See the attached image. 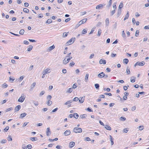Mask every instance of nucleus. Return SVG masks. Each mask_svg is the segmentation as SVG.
Here are the masks:
<instances>
[{"label": "nucleus", "mask_w": 149, "mask_h": 149, "mask_svg": "<svg viewBox=\"0 0 149 149\" xmlns=\"http://www.w3.org/2000/svg\"><path fill=\"white\" fill-rule=\"evenodd\" d=\"M75 145V143L74 142H70L69 145V147L70 148H72Z\"/></svg>", "instance_id": "obj_11"}, {"label": "nucleus", "mask_w": 149, "mask_h": 149, "mask_svg": "<svg viewBox=\"0 0 149 149\" xmlns=\"http://www.w3.org/2000/svg\"><path fill=\"white\" fill-rule=\"evenodd\" d=\"M116 3H114L113 4V7L114 9V10H115L116 9Z\"/></svg>", "instance_id": "obj_56"}, {"label": "nucleus", "mask_w": 149, "mask_h": 149, "mask_svg": "<svg viewBox=\"0 0 149 149\" xmlns=\"http://www.w3.org/2000/svg\"><path fill=\"white\" fill-rule=\"evenodd\" d=\"M112 0H110L109 1V3H108L109 5L108 6L109 7L111 6V4H112Z\"/></svg>", "instance_id": "obj_44"}, {"label": "nucleus", "mask_w": 149, "mask_h": 149, "mask_svg": "<svg viewBox=\"0 0 149 149\" xmlns=\"http://www.w3.org/2000/svg\"><path fill=\"white\" fill-rule=\"evenodd\" d=\"M121 13V10L118 9V11L117 12V17H118L120 15Z\"/></svg>", "instance_id": "obj_28"}, {"label": "nucleus", "mask_w": 149, "mask_h": 149, "mask_svg": "<svg viewBox=\"0 0 149 149\" xmlns=\"http://www.w3.org/2000/svg\"><path fill=\"white\" fill-rule=\"evenodd\" d=\"M75 40V37H73L68 40V41L66 43V45H70L73 43Z\"/></svg>", "instance_id": "obj_1"}, {"label": "nucleus", "mask_w": 149, "mask_h": 149, "mask_svg": "<svg viewBox=\"0 0 149 149\" xmlns=\"http://www.w3.org/2000/svg\"><path fill=\"white\" fill-rule=\"evenodd\" d=\"M45 93V92L44 91H42L39 94V96H42V95H43L44 93Z\"/></svg>", "instance_id": "obj_50"}, {"label": "nucleus", "mask_w": 149, "mask_h": 149, "mask_svg": "<svg viewBox=\"0 0 149 149\" xmlns=\"http://www.w3.org/2000/svg\"><path fill=\"white\" fill-rule=\"evenodd\" d=\"M126 118L125 117H121L120 118V120L122 121H124L125 120H126Z\"/></svg>", "instance_id": "obj_62"}, {"label": "nucleus", "mask_w": 149, "mask_h": 149, "mask_svg": "<svg viewBox=\"0 0 149 149\" xmlns=\"http://www.w3.org/2000/svg\"><path fill=\"white\" fill-rule=\"evenodd\" d=\"M123 3H120V4L119 6L118 9L121 10V8L123 7Z\"/></svg>", "instance_id": "obj_35"}, {"label": "nucleus", "mask_w": 149, "mask_h": 149, "mask_svg": "<svg viewBox=\"0 0 149 149\" xmlns=\"http://www.w3.org/2000/svg\"><path fill=\"white\" fill-rule=\"evenodd\" d=\"M70 61L68 57L66 56L63 61V63L64 64H66L69 62Z\"/></svg>", "instance_id": "obj_5"}, {"label": "nucleus", "mask_w": 149, "mask_h": 149, "mask_svg": "<svg viewBox=\"0 0 149 149\" xmlns=\"http://www.w3.org/2000/svg\"><path fill=\"white\" fill-rule=\"evenodd\" d=\"M51 71L50 69L47 68L44 70L43 72L46 74L49 73Z\"/></svg>", "instance_id": "obj_10"}, {"label": "nucleus", "mask_w": 149, "mask_h": 149, "mask_svg": "<svg viewBox=\"0 0 149 149\" xmlns=\"http://www.w3.org/2000/svg\"><path fill=\"white\" fill-rule=\"evenodd\" d=\"M136 107L135 106H134L132 107L131 110L132 111H134L136 109Z\"/></svg>", "instance_id": "obj_57"}, {"label": "nucleus", "mask_w": 149, "mask_h": 149, "mask_svg": "<svg viewBox=\"0 0 149 149\" xmlns=\"http://www.w3.org/2000/svg\"><path fill=\"white\" fill-rule=\"evenodd\" d=\"M73 88H69L68 90L67 91V92L69 93H71L72 91Z\"/></svg>", "instance_id": "obj_46"}, {"label": "nucleus", "mask_w": 149, "mask_h": 149, "mask_svg": "<svg viewBox=\"0 0 149 149\" xmlns=\"http://www.w3.org/2000/svg\"><path fill=\"white\" fill-rule=\"evenodd\" d=\"M26 113H22L20 115V116L19 117V118H22L24 117L25 116H26Z\"/></svg>", "instance_id": "obj_17"}, {"label": "nucleus", "mask_w": 149, "mask_h": 149, "mask_svg": "<svg viewBox=\"0 0 149 149\" xmlns=\"http://www.w3.org/2000/svg\"><path fill=\"white\" fill-rule=\"evenodd\" d=\"M51 98H52V96L51 95H48L47 96V100H50Z\"/></svg>", "instance_id": "obj_41"}, {"label": "nucleus", "mask_w": 149, "mask_h": 149, "mask_svg": "<svg viewBox=\"0 0 149 149\" xmlns=\"http://www.w3.org/2000/svg\"><path fill=\"white\" fill-rule=\"evenodd\" d=\"M26 96L24 94L22 95L18 99V102H22L24 100Z\"/></svg>", "instance_id": "obj_2"}, {"label": "nucleus", "mask_w": 149, "mask_h": 149, "mask_svg": "<svg viewBox=\"0 0 149 149\" xmlns=\"http://www.w3.org/2000/svg\"><path fill=\"white\" fill-rule=\"evenodd\" d=\"M75 64L72 61V63H71L70 64V65L71 66H73Z\"/></svg>", "instance_id": "obj_64"}, {"label": "nucleus", "mask_w": 149, "mask_h": 149, "mask_svg": "<svg viewBox=\"0 0 149 149\" xmlns=\"http://www.w3.org/2000/svg\"><path fill=\"white\" fill-rule=\"evenodd\" d=\"M74 131L76 133H80L82 132V129L80 128L75 127L74 129Z\"/></svg>", "instance_id": "obj_3"}, {"label": "nucleus", "mask_w": 149, "mask_h": 149, "mask_svg": "<svg viewBox=\"0 0 149 149\" xmlns=\"http://www.w3.org/2000/svg\"><path fill=\"white\" fill-rule=\"evenodd\" d=\"M87 18H84L81 20L79 22V25H80L81 24H83L85 23L87 20Z\"/></svg>", "instance_id": "obj_6"}, {"label": "nucleus", "mask_w": 149, "mask_h": 149, "mask_svg": "<svg viewBox=\"0 0 149 149\" xmlns=\"http://www.w3.org/2000/svg\"><path fill=\"white\" fill-rule=\"evenodd\" d=\"M145 62L144 61H142L141 62H139L138 61L134 65V66L135 67L136 65H139L140 66H143L145 64Z\"/></svg>", "instance_id": "obj_4"}, {"label": "nucleus", "mask_w": 149, "mask_h": 149, "mask_svg": "<svg viewBox=\"0 0 149 149\" xmlns=\"http://www.w3.org/2000/svg\"><path fill=\"white\" fill-rule=\"evenodd\" d=\"M95 86L96 88L98 89L99 88V85L98 84H95Z\"/></svg>", "instance_id": "obj_48"}, {"label": "nucleus", "mask_w": 149, "mask_h": 149, "mask_svg": "<svg viewBox=\"0 0 149 149\" xmlns=\"http://www.w3.org/2000/svg\"><path fill=\"white\" fill-rule=\"evenodd\" d=\"M8 86V85L6 83H4L2 85V87L3 88H6Z\"/></svg>", "instance_id": "obj_30"}, {"label": "nucleus", "mask_w": 149, "mask_h": 149, "mask_svg": "<svg viewBox=\"0 0 149 149\" xmlns=\"http://www.w3.org/2000/svg\"><path fill=\"white\" fill-rule=\"evenodd\" d=\"M46 103L48 106H50L52 104V102L50 100H47V101L46 102Z\"/></svg>", "instance_id": "obj_20"}, {"label": "nucleus", "mask_w": 149, "mask_h": 149, "mask_svg": "<svg viewBox=\"0 0 149 149\" xmlns=\"http://www.w3.org/2000/svg\"><path fill=\"white\" fill-rule=\"evenodd\" d=\"M73 116L76 119H77L79 117V115L77 113H74Z\"/></svg>", "instance_id": "obj_31"}, {"label": "nucleus", "mask_w": 149, "mask_h": 149, "mask_svg": "<svg viewBox=\"0 0 149 149\" xmlns=\"http://www.w3.org/2000/svg\"><path fill=\"white\" fill-rule=\"evenodd\" d=\"M105 23L106 26H108L109 23V18H107L106 19Z\"/></svg>", "instance_id": "obj_23"}, {"label": "nucleus", "mask_w": 149, "mask_h": 149, "mask_svg": "<svg viewBox=\"0 0 149 149\" xmlns=\"http://www.w3.org/2000/svg\"><path fill=\"white\" fill-rule=\"evenodd\" d=\"M129 11H127V13L125 16V18L124 19V20H125L126 19H127L129 17Z\"/></svg>", "instance_id": "obj_22"}, {"label": "nucleus", "mask_w": 149, "mask_h": 149, "mask_svg": "<svg viewBox=\"0 0 149 149\" xmlns=\"http://www.w3.org/2000/svg\"><path fill=\"white\" fill-rule=\"evenodd\" d=\"M79 100V98L78 97H75L73 99V100L74 101H77Z\"/></svg>", "instance_id": "obj_51"}, {"label": "nucleus", "mask_w": 149, "mask_h": 149, "mask_svg": "<svg viewBox=\"0 0 149 149\" xmlns=\"http://www.w3.org/2000/svg\"><path fill=\"white\" fill-rule=\"evenodd\" d=\"M71 131L70 130H66L64 133V134L65 136H67L70 134Z\"/></svg>", "instance_id": "obj_8"}, {"label": "nucleus", "mask_w": 149, "mask_h": 149, "mask_svg": "<svg viewBox=\"0 0 149 149\" xmlns=\"http://www.w3.org/2000/svg\"><path fill=\"white\" fill-rule=\"evenodd\" d=\"M116 54H114L113 53H112L111 55V56L112 58H113V57H116Z\"/></svg>", "instance_id": "obj_58"}, {"label": "nucleus", "mask_w": 149, "mask_h": 149, "mask_svg": "<svg viewBox=\"0 0 149 149\" xmlns=\"http://www.w3.org/2000/svg\"><path fill=\"white\" fill-rule=\"evenodd\" d=\"M54 48H55V46L54 45H53L52 46L48 48V49L49 51H51L52 50V49H54Z\"/></svg>", "instance_id": "obj_26"}, {"label": "nucleus", "mask_w": 149, "mask_h": 149, "mask_svg": "<svg viewBox=\"0 0 149 149\" xmlns=\"http://www.w3.org/2000/svg\"><path fill=\"white\" fill-rule=\"evenodd\" d=\"M136 78L135 77H131L130 78V81L132 83H134L135 81V79Z\"/></svg>", "instance_id": "obj_21"}, {"label": "nucleus", "mask_w": 149, "mask_h": 149, "mask_svg": "<svg viewBox=\"0 0 149 149\" xmlns=\"http://www.w3.org/2000/svg\"><path fill=\"white\" fill-rule=\"evenodd\" d=\"M69 33V32H64L63 33V38H65L67 37L68 35V33Z\"/></svg>", "instance_id": "obj_24"}, {"label": "nucleus", "mask_w": 149, "mask_h": 149, "mask_svg": "<svg viewBox=\"0 0 149 149\" xmlns=\"http://www.w3.org/2000/svg\"><path fill=\"white\" fill-rule=\"evenodd\" d=\"M46 132V134L47 136H49L51 134V132L49 127L47 128V131Z\"/></svg>", "instance_id": "obj_14"}, {"label": "nucleus", "mask_w": 149, "mask_h": 149, "mask_svg": "<svg viewBox=\"0 0 149 149\" xmlns=\"http://www.w3.org/2000/svg\"><path fill=\"white\" fill-rule=\"evenodd\" d=\"M87 29H84L82 31V34H85L87 33Z\"/></svg>", "instance_id": "obj_34"}, {"label": "nucleus", "mask_w": 149, "mask_h": 149, "mask_svg": "<svg viewBox=\"0 0 149 149\" xmlns=\"http://www.w3.org/2000/svg\"><path fill=\"white\" fill-rule=\"evenodd\" d=\"M13 109L12 107H10L9 108H8L6 109V112H7L8 111H11Z\"/></svg>", "instance_id": "obj_42"}, {"label": "nucleus", "mask_w": 149, "mask_h": 149, "mask_svg": "<svg viewBox=\"0 0 149 149\" xmlns=\"http://www.w3.org/2000/svg\"><path fill=\"white\" fill-rule=\"evenodd\" d=\"M139 31L138 30H136L135 32V36L137 37L139 35Z\"/></svg>", "instance_id": "obj_47"}, {"label": "nucleus", "mask_w": 149, "mask_h": 149, "mask_svg": "<svg viewBox=\"0 0 149 149\" xmlns=\"http://www.w3.org/2000/svg\"><path fill=\"white\" fill-rule=\"evenodd\" d=\"M88 76H89L88 74V73L86 74V76H85V81L86 82H87V80L88 79Z\"/></svg>", "instance_id": "obj_25"}, {"label": "nucleus", "mask_w": 149, "mask_h": 149, "mask_svg": "<svg viewBox=\"0 0 149 149\" xmlns=\"http://www.w3.org/2000/svg\"><path fill=\"white\" fill-rule=\"evenodd\" d=\"M104 5L102 4H100L97 6L96 7V8L97 9L100 10L101 8L103 7Z\"/></svg>", "instance_id": "obj_12"}, {"label": "nucleus", "mask_w": 149, "mask_h": 149, "mask_svg": "<svg viewBox=\"0 0 149 149\" xmlns=\"http://www.w3.org/2000/svg\"><path fill=\"white\" fill-rule=\"evenodd\" d=\"M123 61L124 63H125L126 64H127L129 62V60L127 58H125L123 59Z\"/></svg>", "instance_id": "obj_32"}, {"label": "nucleus", "mask_w": 149, "mask_h": 149, "mask_svg": "<svg viewBox=\"0 0 149 149\" xmlns=\"http://www.w3.org/2000/svg\"><path fill=\"white\" fill-rule=\"evenodd\" d=\"M122 36L123 37H125V34L124 32V31H123L122 32Z\"/></svg>", "instance_id": "obj_61"}, {"label": "nucleus", "mask_w": 149, "mask_h": 149, "mask_svg": "<svg viewBox=\"0 0 149 149\" xmlns=\"http://www.w3.org/2000/svg\"><path fill=\"white\" fill-rule=\"evenodd\" d=\"M7 139H8V141H12V139L11 137L9 135L8 136V137Z\"/></svg>", "instance_id": "obj_45"}, {"label": "nucleus", "mask_w": 149, "mask_h": 149, "mask_svg": "<svg viewBox=\"0 0 149 149\" xmlns=\"http://www.w3.org/2000/svg\"><path fill=\"white\" fill-rule=\"evenodd\" d=\"M52 22V20L50 19H48L46 22V23L50 24Z\"/></svg>", "instance_id": "obj_36"}, {"label": "nucleus", "mask_w": 149, "mask_h": 149, "mask_svg": "<svg viewBox=\"0 0 149 149\" xmlns=\"http://www.w3.org/2000/svg\"><path fill=\"white\" fill-rule=\"evenodd\" d=\"M30 139L32 141H37L38 139L36 137H31L30 138Z\"/></svg>", "instance_id": "obj_29"}, {"label": "nucleus", "mask_w": 149, "mask_h": 149, "mask_svg": "<svg viewBox=\"0 0 149 149\" xmlns=\"http://www.w3.org/2000/svg\"><path fill=\"white\" fill-rule=\"evenodd\" d=\"M106 60L103 59H101L99 61V63L100 64H106Z\"/></svg>", "instance_id": "obj_9"}, {"label": "nucleus", "mask_w": 149, "mask_h": 149, "mask_svg": "<svg viewBox=\"0 0 149 149\" xmlns=\"http://www.w3.org/2000/svg\"><path fill=\"white\" fill-rule=\"evenodd\" d=\"M23 11L24 12L28 13L29 12V10L26 8H24L23 9Z\"/></svg>", "instance_id": "obj_39"}, {"label": "nucleus", "mask_w": 149, "mask_h": 149, "mask_svg": "<svg viewBox=\"0 0 149 149\" xmlns=\"http://www.w3.org/2000/svg\"><path fill=\"white\" fill-rule=\"evenodd\" d=\"M27 147L29 149H31L32 148V146L31 145L29 144L27 146Z\"/></svg>", "instance_id": "obj_63"}, {"label": "nucleus", "mask_w": 149, "mask_h": 149, "mask_svg": "<svg viewBox=\"0 0 149 149\" xmlns=\"http://www.w3.org/2000/svg\"><path fill=\"white\" fill-rule=\"evenodd\" d=\"M33 47L32 45H29V46L28 47L27 51H31Z\"/></svg>", "instance_id": "obj_19"}, {"label": "nucleus", "mask_w": 149, "mask_h": 149, "mask_svg": "<svg viewBox=\"0 0 149 149\" xmlns=\"http://www.w3.org/2000/svg\"><path fill=\"white\" fill-rule=\"evenodd\" d=\"M86 116V114H83L80 116V117H81L82 118H85Z\"/></svg>", "instance_id": "obj_53"}, {"label": "nucleus", "mask_w": 149, "mask_h": 149, "mask_svg": "<svg viewBox=\"0 0 149 149\" xmlns=\"http://www.w3.org/2000/svg\"><path fill=\"white\" fill-rule=\"evenodd\" d=\"M144 128V127H143V126H139V130H143Z\"/></svg>", "instance_id": "obj_60"}, {"label": "nucleus", "mask_w": 149, "mask_h": 149, "mask_svg": "<svg viewBox=\"0 0 149 149\" xmlns=\"http://www.w3.org/2000/svg\"><path fill=\"white\" fill-rule=\"evenodd\" d=\"M126 71L127 74H129L130 73V69L128 67H127Z\"/></svg>", "instance_id": "obj_27"}, {"label": "nucleus", "mask_w": 149, "mask_h": 149, "mask_svg": "<svg viewBox=\"0 0 149 149\" xmlns=\"http://www.w3.org/2000/svg\"><path fill=\"white\" fill-rule=\"evenodd\" d=\"M6 141H7L6 139H3L1 141L0 143L1 144H3L6 143Z\"/></svg>", "instance_id": "obj_40"}, {"label": "nucleus", "mask_w": 149, "mask_h": 149, "mask_svg": "<svg viewBox=\"0 0 149 149\" xmlns=\"http://www.w3.org/2000/svg\"><path fill=\"white\" fill-rule=\"evenodd\" d=\"M21 108V106L20 105H19L16 106L15 109V112L18 111Z\"/></svg>", "instance_id": "obj_13"}, {"label": "nucleus", "mask_w": 149, "mask_h": 149, "mask_svg": "<svg viewBox=\"0 0 149 149\" xmlns=\"http://www.w3.org/2000/svg\"><path fill=\"white\" fill-rule=\"evenodd\" d=\"M105 74L103 72H102L99 74L97 75V77L99 78H102L104 77Z\"/></svg>", "instance_id": "obj_7"}, {"label": "nucleus", "mask_w": 149, "mask_h": 149, "mask_svg": "<svg viewBox=\"0 0 149 149\" xmlns=\"http://www.w3.org/2000/svg\"><path fill=\"white\" fill-rule=\"evenodd\" d=\"M23 43L26 45H28L29 44V42L26 40H24L23 41Z\"/></svg>", "instance_id": "obj_52"}, {"label": "nucleus", "mask_w": 149, "mask_h": 149, "mask_svg": "<svg viewBox=\"0 0 149 149\" xmlns=\"http://www.w3.org/2000/svg\"><path fill=\"white\" fill-rule=\"evenodd\" d=\"M129 131V129L127 128L124 129L123 130V131L125 133H127Z\"/></svg>", "instance_id": "obj_43"}, {"label": "nucleus", "mask_w": 149, "mask_h": 149, "mask_svg": "<svg viewBox=\"0 0 149 149\" xmlns=\"http://www.w3.org/2000/svg\"><path fill=\"white\" fill-rule=\"evenodd\" d=\"M115 13V10H113L111 12V16L113 15Z\"/></svg>", "instance_id": "obj_54"}, {"label": "nucleus", "mask_w": 149, "mask_h": 149, "mask_svg": "<svg viewBox=\"0 0 149 149\" xmlns=\"http://www.w3.org/2000/svg\"><path fill=\"white\" fill-rule=\"evenodd\" d=\"M24 32V29H22L20 30L19 32V33L21 35H23Z\"/></svg>", "instance_id": "obj_38"}, {"label": "nucleus", "mask_w": 149, "mask_h": 149, "mask_svg": "<svg viewBox=\"0 0 149 149\" xmlns=\"http://www.w3.org/2000/svg\"><path fill=\"white\" fill-rule=\"evenodd\" d=\"M77 84L76 83H75L73 84L72 86V88H77Z\"/></svg>", "instance_id": "obj_59"}, {"label": "nucleus", "mask_w": 149, "mask_h": 149, "mask_svg": "<svg viewBox=\"0 0 149 149\" xmlns=\"http://www.w3.org/2000/svg\"><path fill=\"white\" fill-rule=\"evenodd\" d=\"M85 97V96H83L82 97H81L80 99H79V102H80V103H82L83 102L84 100Z\"/></svg>", "instance_id": "obj_15"}, {"label": "nucleus", "mask_w": 149, "mask_h": 149, "mask_svg": "<svg viewBox=\"0 0 149 149\" xmlns=\"http://www.w3.org/2000/svg\"><path fill=\"white\" fill-rule=\"evenodd\" d=\"M101 31H102V30L101 29H98V33H97V36H100V35H101V33H102Z\"/></svg>", "instance_id": "obj_33"}, {"label": "nucleus", "mask_w": 149, "mask_h": 149, "mask_svg": "<svg viewBox=\"0 0 149 149\" xmlns=\"http://www.w3.org/2000/svg\"><path fill=\"white\" fill-rule=\"evenodd\" d=\"M72 100L68 101L64 103V105L72 103Z\"/></svg>", "instance_id": "obj_37"}, {"label": "nucleus", "mask_w": 149, "mask_h": 149, "mask_svg": "<svg viewBox=\"0 0 149 149\" xmlns=\"http://www.w3.org/2000/svg\"><path fill=\"white\" fill-rule=\"evenodd\" d=\"M9 129V127L8 126H7L4 129V130L5 131V132H7V131Z\"/></svg>", "instance_id": "obj_49"}, {"label": "nucleus", "mask_w": 149, "mask_h": 149, "mask_svg": "<svg viewBox=\"0 0 149 149\" xmlns=\"http://www.w3.org/2000/svg\"><path fill=\"white\" fill-rule=\"evenodd\" d=\"M104 127L105 128L109 130H111V127L107 125H104Z\"/></svg>", "instance_id": "obj_16"}, {"label": "nucleus", "mask_w": 149, "mask_h": 149, "mask_svg": "<svg viewBox=\"0 0 149 149\" xmlns=\"http://www.w3.org/2000/svg\"><path fill=\"white\" fill-rule=\"evenodd\" d=\"M109 136L110 139L111 144V145H112L114 144L113 138L112 137V136L111 135H110Z\"/></svg>", "instance_id": "obj_18"}, {"label": "nucleus", "mask_w": 149, "mask_h": 149, "mask_svg": "<svg viewBox=\"0 0 149 149\" xmlns=\"http://www.w3.org/2000/svg\"><path fill=\"white\" fill-rule=\"evenodd\" d=\"M9 33H10L11 34L13 35L14 36H18V37L20 36H19V34H15V33H12V32H10Z\"/></svg>", "instance_id": "obj_55"}]
</instances>
